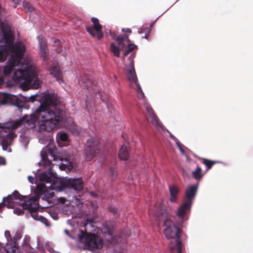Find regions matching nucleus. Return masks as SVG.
<instances>
[{
	"mask_svg": "<svg viewBox=\"0 0 253 253\" xmlns=\"http://www.w3.org/2000/svg\"><path fill=\"white\" fill-rule=\"evenodd\" d=\"M37 39L40 46L41 56L43 60L46 61L47 59L48 50L46 47L45 39L42 35L39 36Z\"/></svg>",
	"mask_w": 253,
	"mask_h": 253,
	"instance_id": "nucleus-16",
	"label": "nucleus"
},
{
	"mask_svg": "<svg viewBox=\"0 0 253 253\" xmlns=\"http://www.w3.org/2000/svg\"><path fill=\"white\" fill-rule=\"evenodd\" d=\"M116 40L118 42V44L121 46L122 48H124L125 46L124 42H126L127 44V48L128 49V51H130V52L136 47V45L130 42H131L128 39V35L126 34H124L117 37Z\"/></svg>",
	"mask_w": 253,
	"mask_h": 253,
	"instance_id": "nucleus-14",
	"label": "nucleus"
},
{
	"mask_svg": "<svg viewBox=\"0 0 253 253\" xmlns=\"http://www.w3.org/2000/svg\"><path fill=\"white\" fill-rule=\"evenodd\" d=\"M23 6L24 8L28 11L32 12L33 10V8L31 7L30 4L26 1H24L22 3Z\"/></svg>",
	"mask_w": 253,
	"mask_h": 253,
	"instance_id": "nucleus-30",
	"label": "nucleus"
},
{
	"mask_svg": "<svg viewBox=\"0 0 253 253\" xmlns=\"http://www.w3.org/2000/svg\"><path fill=\"white\" fill-rule=\"evenodd\" d=\"M176 145L177 146V147H178L179 148V150H180V151L181 152V153L183 154V155H185V151H184V150L182 149V148L181 147V145H180V144L179 143L178 140L177 139H176Z\"/></svg>",
	"mask_w": 253,
	"mask_h": 253,
	"instance_id": "nucleus-35",
	"label": "nucleus"
},
{
	"mask_svg": "<svg viewBox=\"0 0 253 253\" xmlns=\"http://www.w3.org/2000/svg\"><path fill=\"white\" fill-rule=\"evenodd\" d=\"M4 236L7 240V244L13 243L12 242V237L9 231L6 230L5 231Z\"/></svg>",
	"mask_w": 253,
	"mask_h": 253,
	"instance_id": "nucleus-27",
	"label": "nucleus"
},
{
	"mask_svg": "<svg viewBox=\"0 0 253 253\" xmlns=\"http://www.w3.org/2000/svg\"><path fill=\"white\" fill-rule=\"evenodd\" d=\"M111 212L113 213L115 215H116L118 213V210L115 208H112L110 209Z\"/></svg>",
	"mask_w": 253,
	"mask_h": 253,
	"instance_id": "nucleus-36",
	"label": "nucleus"
},
{
	"mask_svg": "<svg viewBox=\"0 0 253 253\" xmlns=\"http://www.w3.org/2000/svg\"><path fill=\"white\" fill-rule=\"evenodd\" d=\"M20 141L23 144L24 146L26 147L29 142V138L25 136L24 134H22L20 136Z\"/></svg>",
	"mask_w": 253,
	"mask_h": 253,
	"instance_id": "nucleus-26",
	"label": "nucleus"
},
{
	"mask_svg": "<svg viewBox=\"0 0 253 253\" xmlns=\"http://www.w3.org/2000/svg\"><path fill=\"white\" fill-rule=\"evenodd\" d=\"M173 138H174V139H175V140H176V138H175V137H174V136H173ZM176 141V140H175V141Z\"/></svg>",
	"mask_w": 253,
	"mask_h": 253,
	"instance_id": "nucleus-53",
	"label": "nucleus"
},
{
	"mask_svg": "<svg viewBox=\"0 0 253 253\" xmlns=\"http://www.w3.org/2000/svg\"><path fill=\"white\" fill-rule=\"evenodd\" d=\"M79 83L84 87L92 91L95 93L98 91V89H96L95 83L92 80L90 77L87 75H84L80 77Z\"/></svg>",
	"mask_w": 253,
	"mask_h": 253,
	"instance_id": "nucleus-12",
	"label": "nucleus"
},
{
	"mask_svg": "<svg viewBox=\"0 0 253 253\" xmlns=\"http://www.w3.org/2000/svg\"><path fill=\"white\" fill-rule=\"evenodd\" d=\"M4 250V249L3 248V245L0 243V253H1V252Z\"/></svg>",
	"mask_w": 253,
	"mask_h": 253,
	"instance_id": "nucleus-44",
	"label": "nucleus"
},
{
	"mask_svg": "<svg viewBox=\"0 0 253 253\" xmlns=\"http://www.w3.org/2000/svg\"><path fill=\"white\" fill-rule=\"evenodd\" d=\"M4 142H5V141L3 142L2 143V149L4 151H7L9 152H11V149L7 145H5Z\"/></svg>",
	"mask_w": 253,
	"mask_h": 253,
	"instance_id": "nucleus-34",
	"label": "nucleus"
},
{
	"mask_svg": "<svg viewBox=\"0 0 253 253\" xmlns=\"http://www.w3.org/2000/svg\"><path fill=\"white\" fill-rule=\"evenodd\" d=\"M3 206V205L2 203L0 204V209L1 208V207Z\"/></svg>",
	"mask_w": 253,
	"mask_h": 253,
	"instance_id": "nucleus-49",
	"label": "nucleus"
},
{
	"mask_svg": "<svg viewBox=\"0 0 253 253\" xmlns=\"http://www.w3.org/2000/svg\"><path fill=\"white\" fill-rule=\"evenodd\" d=\"M34 96L36 100L40 102V106L30 115H24L7 127L15 129L23 126L27 129H32L37 122L40 131L50 132L57 126L65 116L63 106L57 96L48 92H42Z\"/></svg>",
	"mask_w": 253,
	"mask_h": 253,
	"instance_id": "nucleus-2",
	"label": "nucleus"
},
{
	"mask_svg": "<svg viewBox=\"0 0 253 253\" xmlns=\"http://www.w3.org/2000/svg\"><path fill=\"white\" fill-rule=\"evenodd\" d=\"M149 32L150 29L148 28L145 27L144 26H143L142 28L139 29L138 30V33L139 34H142L143 33L145 34V36L144 38L146 39H147V36L149 35Z\"/></svg>",
	"mask_w": 253,
	"mask_h": 253,
	"instance_id": "nucleus-25",
	"label": "nucleus"
},
{
	"mask_svg": "<svg viewBox=\"0 0 253 253\" xmlns=\"http://www.w3.org/2000/svg\"><path fill=\"white\" fill-rule=\"evenodd\" d=\"M215 163L214 161H211L207 159H204V164L207 166L208 169H209Z\"/></svg>",
	"mask_w": 253,
	"mask_h": 253,
	"instance_id": "nucleus-28",
	"label": "nucleus"
},
{
	"mask_svg": "<svg viewBox=\"0 0 253 253\" xmlns=\"http://www.w3.org/2000/svg\"><path fill=\"white\" fill-rule=\"evenodd\" d=\"M64 213L66 214H69V213L68 212H65L64 211Z\"/></svg>",
	"mask_w": 253,
	"mask_h": 253,
	"instance_id": "nucleus-50",
	"label": "nucleus"
},
{
	"mask_svg": "<svg viewBox=\"0 0 253 253\" xmlns=\"http://www.w3.org/2000/svg\"><path fill=\"white\" fill-rule=\"evenodd\" d=\"M118 45V46H116L114 43H112L110 46V50L117 57L120 56V50L124 48L119 44Z\"/></svg>",
	"mask_w": 253,
	"mask_h": 253,
	"instance_id": "nucleus-21",
	"label": "nucleus"
},
{
	"mask_svg": "<svg viewBox=\"0 0 253 253\" xmlns=\"http://www.w3.org/2000/svg\"><path fill=\"white\" fill-rule=\"evenodd\" d=\"M198 188V184L189 185L185 190L183 201L193 204V202L197 193Z\"/></svg>",
	"mask_w": 253,
	"mask_h": 253,
	"instance_id": "nucleus-13",
	"label": "nucleus"
},
{
	"mask_svg": "<svg viewBox=\"0 0 253 253\" xmlns=\"http://www.w3.org/2000/svg\"><path fill=\"white\" fill-rule=\"evenodd\" d=\"M4 85L3 80L2 78H0V88H1Z\"/></svg>",
	"mask_w": 253,
	"mask_h": 253,
	"instance_id": "nucleus-41",
	"label": "nucleus"
},
{
	"mask_svg": "<svg viewBox=\"0 0 253 253\" xmlns=\"http://www.w3.org/2000/svg\"><path fill=\"white\" fill-rule=\"evenodd\" d=\"M54 42L56 45H59V46L60 45V42L59 40H56V41H55Z\"/></svg>",
	"mask_w": 253,
	"mask_h": 253,
	"instance_id": "nucleus-43",
	"label": "nucleus"
},
{
	"mask_svg": "<svg viewBox=\"0 0 253 253\" xmlns=\"http://www.w3.org/2000/svg\"><path fill=\"white\" fill-rule=\"evenodd\" d=\"M104 230H105L103 231V234H105L106 239L109 242L111 241H114L115 239L113 237V233L112 230L108 228H105Z\"/></svg>",
	"mask_w": 253,
	"mask_h": 253,
	"instance_id": "nucleus-23",
	"label": "nucleus"
},
{
	"mask_svg": "<svg viewBox=\"0 0 253 253\" xmlns=\"http://www.w3.org/2000/svg\"><path fill=\"white\" fill-rule=\"evenodd\" d=\"M122 31L124 32H128V33H131V30L129 28L126 29H123Z\"/></svg>",
	"mask_w": 253,
	"mask_h": 253,
	"instance_id": "nucleus-42",
	"label": "nucleus"
},
{
	"mask_svg": "<svg viewBox=\"0 0 253 253\" xmlns=\"http://www.w3.org/2000/svg\"><path fill=\"white\" fill-rule=\"evenodd\" d=\"M155 210L154 216L158 220L163 221L164 233L168 239L171 240L169 245L170 253H180L182 245L179 239L180 236V231L171 220V216L167 212L166 205L157 204Z\"/></svg>",
	"mask_w": 253,
	"mask_h": 253,
	"instance_id": "nucleus-6",
	"label": "nucleus"
},
{
	"mask_svg": "<svg viewBox=\"0 0 253 253\" xmlns=\"http://www.w3.org/2000/svg\"><path fill=\"white\" fill-rule=\"evenodd\" d=\"M128 60L129 62L128 65L125 63L126 66L127 79L130 82L133 83L135 84L138 92L140 94L142 98L145 99V96L144 95V93H143L139 84L138 83L137 79L134 71L133 56L132 54L129 56Z\"/></svg>",
	"mask_w": 253,
	"mask_h": 253,
	"instance_id": "nucleus-8",
	"label": "nucleus"
},
{
	"mask_svg": "<svg viewBox=\"0 0 253 253\" xmlns=\"http://www.w3.org/2000/svg\"><path fill=\"white\" fill-rule=\"evenodd\" d=\"M18 98L16 95L7 93L4 92H0V106L7 103H11L17 102Z\"/></svg>",
	"mask_w": 253,
	"mask_h": 253,
	"instance_id": "nucleus-15",
	"label": "nucleus"
},
{
	"mask_svg": "<svg viewBox=\"0 0 253 253\" xmlns=\"http://www.w3.org/2000/svg\"><path fill=\"white\" fill-rule=\"evenodd\" d=\"M91 21L93 23V29L96 32V38L100 40L103 37V33L101 32L102 26L99 23L98 19L96 18L92 17Z\"/></svg>",
	"mask_w": 253,
	"mask_h": 253,
	"instance_id": "nucleus-19",
	"label": "nucleus"
},
{
	"mask_svg": "<svg viewBox=\"0 0 253 253\" xmlns=\"http://www.w3.org/2000/svg\"><path fill=\"white\" fill-rule=\"evenodd\" d=\"M98 149V142L97 139L91 138L88 139L85 145L84 156L85 160L90 161L93 158Z\"/></svg>",
	"mask_w": 253,
	"mask_h": 253,
	"instance_id": "nucleus-10",
	"label": "nucleus"
},
{
	"mask_svg": "<svg viewBox=\"0 0 253 253\" xmlns=\"http://www.w3.org/2000/svg\"><path fill=\"white\" fill-rule=\"evenodd\" d=\"M50 73L56 80L61 83L62 82V74L60 70L58 64L56 62H53L49 69Z\"/></svg>",
	"mask_w": 253,
	"mask_h": 253,
	"instance_id": "nucleus-17",
	"label": "nucleus"
},
{
	"mask_svg": "<svg viewBox=\"0 0 253 253\" xmlns=\"http://www.w3.org/2000/svg\"><path fill=\"white\" fill-rule=\"evenodd\" d=\"M130 52V51H128V49L127 48V49L124 51L123 55V58H124L126 56L128 53Z\"/></svg>",
	"mask_w": 253,
	"mask_h": 253,
	"instance_id": "nucleus-39",
	"label": "nucleus"
},
{
	"mask_svg": "<svg viewBox=\"0 0 253 253\" xmlns=\"http://www.w3.org/2000/svg\"><path fill=\"white\" fill-rule=\"evenodd\" d=\"M15 136H16V135L15 134L14 132H13V131H10V133L7 135L6 139L7 141H8L9 140V144H11V141Z\"/></svg>",
	"mask_w": 253,
	"mask_h": 253,
	"instance_id": "nucleus-29",
	"label": "nucleus"
},
{
	"mask_svg": "<svg viewBox=\"0 0 253 253\" xmlns=\"http://www.w3.org/2000/svg\"><path fill=\"white\" fill-rule=\"evenodd\" d=\"M48 169L47 171L42 172L38 176L36 174L34 176H28L29 181L32 184H36L38 190V200L41 205V208L47 209L51 205V200L54 197V190L61 191L66 188L73 189L76 191H80L83 188V181L82 178H65L60 181V187L56 186V182L54 179L57 177L56 173L53 172L51 166H47L42 163H39Z\"/></svg>",
	"mask_w": 253,
	"mask_h": 253,
	"instance_id": "nucleus-3",
	"label": "nucleus"
},
{
	"mask_svg": "<svg viewBox=\"0 0 253 253\" xmlns=\"http://www.w3.org/2000/svg\"><path fill=\"white\" fill-rule=\"evenodd\" d=\"M68 138L67 134L64 132H59L56 135V140L59 144L60 143V141L65 142L67 141Z\"/></svg>",
	"mask_w": 253,
	"mask_h": 253,
	"instance_id": "nucleus-22",
	"label": "nucleus"
},
{
	"mask_svg": "<svg viewBox=\"0 0 253 253\" xmlns=\"http://www.w3.org/2000/svg\"><path fill=\"white\" fill-rule=\"evenodd\" d=\"M51 140V137L49 135L39 136V142L47 145L41 152L42 161L40 163L47 166L52 165L61 170L69 171L74 168L72 157L68 153L63 151L59 158H56L54 155L55 148L50 144Z\"/></svg>",
	"mask_w": 253,
	"mask_h": 253,
	"instance_id": "nucleus-5",
	"label": "nucleus"
},
{
	"mask_svg": "<svg viewBox=\"0 0 253 253\" xmlns=\"http://www.w3.org/2000/svg\"><path fill=\"white\" fill-rule=\"evenodd\" d=\"M109 174L111 175L112 180L114 179V178L117 176V172L116 170L114 169H110Z\"/></svg>",
	"mask_w": 253,
	"mask_h": 253,
	"instance_id": "nucleus-32",
	"label": "nucleus"
},
{
	"mask_svg": "<svg viewBox=\"0 0 253 253\" xmlns=\"http://www.w3.org/2000/svg\"><path fill=\"white\" fill-rule=\"evenodd\" d=\"M17 107H19V108H22V106H19V105H18V106H17Z\"/></svg>",
	"mask_w": 253,
	"mask_h": 253,
	"instance_id": "nucleus-51",
	"label": "nucleus"
},
{
	"mask_svg": "<svg viewBox=\"0 0 253 253\" xmlns=\"http://www.w3.org/2000/svg\"><path fill=\"white\" fill-rule=\"evenodd\" d=\"M86 31L89 33L92 37L96 38V32H94V29L91 27H86Z\"/></svg>",
	"mask_w": 253,
	"mask_h": 253,
	"instance_id": "nucleus-31",
	"label": "nucleus"
},
{
	"mask_svg": "<svg viewBox=\"0 0 253 253\" xmlns=\"http://www.w3.org/2000/svg\"><path fill=\"white\" fill-rule=\"evenodd\" d=\"M67 223V228L64 230L67 235L91 249H99L102 247L103 242L100 237L88 234L86 231L84 232L79 228L77 218L68 219Z\"/></svg>",
	"mask_w": 253,
	"mask_h": 253,
	"instance_id": "nucleus-7",
	"label": "nucleus"
},
{
	"mask_svg": "<svg viewBox=\"0 0 253 253\" xmlns=\"http://www.w3.org/2000/svg\"><path fill=\"white\" fill-rule=\"evenodd\" d=\"M192 204L183 201L182 204L177 208L175 214L177 218V224L181 226V224L187 221L191 211Z\"/></svg>",
	"mask_w": 253,
	"mask_h": 253,
	"instance_id": "nucleus-9",
	"label": "nucleus"
},
{
	"mask_svg": "<svg viewBox=\"0 0 253 253\" xmlns=\"http://www.w3.org/2000/svg\"><path fill=\"white\" fill-rule=\"evenodd\" d=\"M152 212V210H149V212L150 213V212Z\"/></svg>",
	"mask_w": 253,
	"mask_h": 253,
	"instance_id": "nucleus-52",
	"label": "nucleus"
},
{
	"mask_svg": "<svg viewBox=\"0 0 253 253\" xmlns=\"http://www.w3.org/2000/svg\"><path fill=\"white\" fill-rule=\"evenodd\" d=\"M81 131L82 129L79 126H75V128H74V130L72 131V132L76 135H78L80 134Z\"/></svg>",
	"mask_w": 253,
	"mask_h": 253,
	"instance_id": "nucleus-33",
	"label": "nucleus"
},
{
	"mask_svg": "<svg viewBox=\"0 0 253 253\" xmlns=\"http://www.w3.org/2000/svg\"><path fill=\"white\" fill-rule=\"evenodd\" d=\"M61 51V50L60 49H56V52L58 53L60 52Z\"/></svg>",
	"mask_w": 253,
	"mask_h": 253,
	"instance_id": "nucleus-48",
	"label": "nucleus"
},
{
	"mask_svg": "<svg viewBox=\"0 0 253 253\" xmlns=\"http://www.w3.org/2000/svg\"><path fill=\"white\" fill-rule=\"evenodd\" d=\"M5 164V159L3 158L0 157V165H4Z\"/></svg>",
	"mask_w": 253,
	"mask_h": 253,
	"instance_id": "nucleus-40",
	"label": "nucleus"
},
{
	"mask_svg": "<svg viewBox=\"0 0 253 253\" xmlns=\"http://www.w3.org/2000/svg\"><path fill=\"white\" fill-rule=\"evenodd\" d=\"M13 42L14 37L9 25L0 19V62H3L10 54L3 67V74L9 75L17 67L12 76L13 81L22 88H38L42 81L31 58L24 57L25 45L21 42L13 44Z\"/></svg>",
	"mask_w": 253,
	"mask_h": 253,
	"instance_id": "nucleus-1",
	"label": "nucleus"
},
{
	"mask_svg": "<svg viewBox=\"0 0 253 253\" xmlns=\"http://www.w3.org/2000/svg\"><path fill=\"white\" fill-rule=\"evenodd\" d=\"M4 205L8 208L13 209V212L17 215H20L23 212V210L17 208V206H21L23 209L29 210V213L34 219L40 221L46 226L50 225L48 220L37 212V210L41 207V205L37 197H33L28 200L24 199L23 197L20 195L17 191H15L11 195H9L7 197H4L3 201Z\"/></svg>",
	"mask_w": 253,
	"mask_h": 253,
	"instance_id": "nucleus-4",
	"label": "nucleus"
},
{
	"mask_svg": "<svg viewBox=\"0 0 253 253\" xmlns=\"http://www.w3.org/2000/svg\"><path fill=\"white\" fill-rule=\"evenodd\" d=\"M14 4V6H16L21 0H11Z\"/></svg>",
	"mask_w": 253,
	"mask_h": 253,
	"instance_id": "nucleus-38",
	"label": "nucleus"
},
{
	"mask_svg": "<svg viewBox=\"0 0 253 253\" xmlns=\"http://www.w3.org/2000/svg\"><path fill=\"white\" fill-rule=\"evenodd\" d=\"M144 106L146 111V117L148 118V119H151V123L158 130H164V126L159 122V119L154 114L151 107L147 103H145Z\"/></svg>",
	"mask_w": 253,
	"mask_h": 253,
	"instance_id": "nucleus-11",
	"label": "nucleus"
},
{
	"mask_svg": "<svg viewBox=\"0 0 253 253\" xmlns=\"http://www.w3.org/2000/svg\"><path fill=\"white\" fill-rule=\"evenodd\" d=\"M3 11L4 9L0 6V14H1Z\"/></svg>",
	"mask_w": 253,
	"mask_h": 253,
	"instance_id": "nucleus-46",
	"label": "nucleus"
},
{
	"mask_svg": "<svg viewBox=\"0 0 253 253\" xmlns=\"http://www.w3.org/2000/svg\"><path fill=\"white\" fill-rule=\"evenodd\" d=\"M192 175L197 180H200L203 176L202 169L197 167L196 169L192 172Z\"/></svg>",
	"mask_w": 253,
	"mask_h": 253,
	"instance_id": "nucleus-24",
	"label": "nucleus"
},
{
	"mask_svg": "<svg viewBox=\"0 0 253 253\" xmlns=\"http://www.w3.org/2000/svg\"><path fill=\"white\" fill-rule=\"evenodd\" d=\"M169 190L170 194L169 201L171 203H176L180 190L178 187L174 184L169 185Z\"/></svg>",
	"mask_w": 253,
	"mask_h": 253,
	"instance_id": "nucleus-18",
	"label": "nucleus"
},
{
	"mask_svg": "<svg viewBox=\"0 0 253 253\" xmlns=\"http://www.w3.org/2000/svg\"><path fill=\"white\" fill-rule=\"evenodd\" d=\"M123 234H125V235L126 236H129V233H127V232H126V233H123Z\"/></svg>",
	"mask_w": 253,
	"mask_h": 253,
	"instance_id": "nucleus-47",
	"label": "nucleus"
},
{
	"mask_svg": "<svg viewBox=\"0 0 253 253\" xmlns=\"http://www.w3.org/2000/svg\"><path fill=\"white\" fill-rule=\"evenodd\" d=\"M110 35L113 39H115L116 35L114 33L110 32Z\"/></svg>",
	"mask_w": 253,
	"mask_h": 253,
	"instance_id": "nucleus-45",
	"label": "nucleus"
},
{
	"mask_svg": "<svg viewBox=\"0 0 253 253\" xmlns=\"http://www.w3.org/2000/svg\"><path fill=\"white\" fill-rule=\"evenodd\" d=\"M29 241H30V237L28 236L25 237L24 238V242L25 243V244L26 245H29Z\"/></svg>",
	"mask_w": 253,
	"mask_h": 253,
	"instance_id": "nucleus-37",
	"label": "nucleus"
},
{
	"mask_svg": "<svg viewBox=\"0 0 253 253\" xmlns=\"http://www.w3.org/2000/svg\"><path fill=\"white\" fill-rule=\"evenodd\" d=\"M118 155L121 160H126L128 157L127 147L126 146L123 145L120 148Z\"/></svg>",
	"mask_w": 253,
	"mask_h": 253,
	"instance_id": "nucleus-20",
	"label": "nucleus"
}]
</instances>
